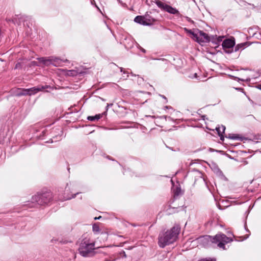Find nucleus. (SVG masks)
Listing matches in <instances>:
<instances>
[{
	"label": "nucleus",
	"mask_w": 261,
	"mask_h": 261,
	"mask_svg": "<svg viewBox=\"0 0 261 261\" xmlns=\"http://www.w3.org/2000/svg\"><path fill=\"white\" fill-rule=\"evenodd\" d=\"M180 230L179 226L177 225L166 232H161L159 236L158 242L160 247L164 248L167 245L173 243L177 239Z\"/></svg>",
	"instance_id": "f257e3e1"
},
{
	"label": "nucleus",
	"mask_w": 261,
	"mask_h": 261,
	"mask_svg": "<svg viewBox=\"0 0 261 261\" xmlns=\"http://www.w3.org/2000/svg\"><path fill=\"white\" fill-rule=\"evenodd\" d=\"M204 240L207 242L217 244L218 247L223 249H225V244L226 243L232 241V239L223 233L217 234L214 237L207 236L204 238Z\"/></svg>",
	"instance_id": "20e7f679"
},
{
	"label": "nucleus",
	"mask_w": 261,
	"mask_h": 261,
	"mask_svg": "<svg viewBox=\"0 0 261 261\" xmlns=\"http://www.w3.org/2000/svg\"><path fill=\"white\" fill-rule=\"evenodd\" d=\"M99 224L98 223H94L92 226V230L95 234H98L100 232Z\"/></svg>",
	"instance_id": "4468645a"
},
{
	"label": "nucleus",
	"mask_w": 261,
	"mask_h": 261,
	"mask_svg": "<svg viewBox=\"0 0 261 261\" xmlns=\"http://www.w3.org/2000/svg\"><path fill=\"white\" fill-rule=\"evenodd\" d=\"M234 40L231 39H225L222 44L225 52L227 54H230L232 52V48L234 47Z\"/></svg>",
	"instance_id": "9d476101"
},
{
	"label": "nucleus",
	"mask_w": 261,
	"mask_h": 261,
	"mask_svg": "<svg viewBox=\"0 0 261 261\" xmlns=\"http://www.w3.org/2000/svg\"><path fill=\"white\" fill-rule=\"evenodd\" d=\"M71 114L73 115L72 116H71V117H75L76 116H77V114L76 113H71Z\"/></svg>",
	"instance_id": "6ab92c4d"
},
{
	"label": "nucleus",
	"mask_w": 261,
	"mask_h": 261,
	"mask_svg": "<svg viewBox=\"0 0 261 261\" xmlns=\"http://www.w3.org/2000/svg\"><path fill=\"white\" fill-rule=\"evenodd\" d=\"M113 105V104H109V103H107V107H106V111H107L109 109V107H110V106H112Z\"/></svg>",
	"instance_id": "a211bd4d"
},
{
	"label": "nucleus",
	"mask_w": 261,
	"mask_h": 261,
	"mask_svg": "<svg viewBox=\"0 0 261 261\" xmlns=\"http://www.w3.org/2000/svg\"><path fill=\"white\" fill-rule=\"evenodd\" d=\"M79 250V253H80V254H82V250H81L80 247L79 248V250Z\"/></svg>",
	"instance_id": "b1692460"
},
{
	"label": "nucleus",
	"mask_w": 261,
	"mask_h": 261,
	"mask_svg": "<svg viewBox=\"0 0 261 261\" xmlns=\"http://www.w3.org/2000/svg\"><path fill=\"white\" fill-rule=\"evenodd\" d=\"M250 44H251V43H249L248 42H246L242 43L240 44H238L234 47V51H237L239 50L240 49H243L245 47L249 46Z\"/></svg>",
	"instance_id": "f8f14e48"
},
{
	"label": "nucleus",
	"mask_w": 261,
	"mask_h": 261,
	"mask_svg": "<svg viewBox=\"0 0 261 261\" xmlns=\"http://www.w3.org/2000/svg\"><path fill=\"white\" fill-rule=\"evenodd\" d=\"M155 4L160 8L168 12L170 14H176L178 13V11L177 9L167 4L163 3L160 1H156L155 2Z\"/></svg>",
	"instance_id": "1a4fd4ad"
},
{
	"label": "nucleus",
	"mask_w": 261,
	"mask_h": 261,
	"mask_svg": "<svg viewBox=\"0 0 261 261\" xmlns=\"http://www.w3.org/2000/svg\"><path fill=\"white\" fill-rule=\"evenodd\" d=\"M218 135L220 137V140L223 141L224 139V137L223 134L224 133L225 130V127L224 125H221V126H219L218 127H216V128Z\"/></svg>",
	"instance_id": "9b49d317"
},
{
	"label": "nucleus",
	"mask_w": 261,
	"mask_h": 261,
	"mask_svg": "<svg viewBox=\"0 0 261 261\" xmlns=\"http://www.w3.org/2000/svg\"><path fill=\"white\" fill-rule=\"evenodd\" d=\"M81 108H79V110H77L76 112H77L79 110H81Z\"/></svg>",
	"instance_id": "bb28decb"
},
{
	"label": "nucleus",
	"mask_w": 261,
	"mask_h": 261,
	"mask_svg": "<svg viewBox=\"0 0 261 261\" xmlns=\"http://www.w3.org/2000/svg\"><path fill=\"white\" fill-rule=\"evenodd\" d=\"M160 15L158 11L153 10L150 12H147L143 16H137L134 21L143 25H151L159 21Z\"/></svg>",
	"instance_id": "f03ea898"
},
{
	"label": "nucleus",
	"mask_w": 261,
	"mask_h": 261,
	"mask_svg": "<svg viewBox=\"0 0 261 261\" xmlns=\"http://www.w3.org/2000/svg\"><path fill=\"white\" fill-rule=\"evenodd\" d=\"M94 243H87L86 241L83 243V256L91 257L95 255Z\"/></svg>",
	"instance_id": "0eeeda50"
},
{
	"label": "nucleus",
	"mask_w": 261,
	"mask_h": 261,
	"mask_svg": "<svg viewBox=\"0 0 261 261\" xmlns=\"http://www.w3.org/2000/svg\"><path fill=\"white\" fill-rule=\"evenodd\" d=\"M95 6L97 8V9H98V10H99V7H98L96 5H95Z\"/></svg>",
	"instance_id": "cd10ccee"
},
{
	"label": "nucleus",
	"mask_w": 261,
	"mask_h": 261,
	"mask_svg": "<svg viewBox=\"0 0 261 261\" xmlns=\"http://www.w3.org/2000/svg\"><path fill=\"white\" fill-rule=\"evenodd\" d=\"M100 218H101V216H99L98 217H95L94 218V220H99L100 219Z\"/></svg>",
	"instance_id": "aec40b11"
},
{
	"label": "nucleus",
	"mask_w": 261,
	"mask_h": 261,
	"mask_svg": "<svg viewBox=\"0 0 261 261\" xmlns=\"http://www.w3.org/2000/svg\"><path fill=\"white\" fill-rule=\"evenodd\" d=\"M120 71H121V72H123V68H122V67L120 68Z\"/></svg>",
	"instance_id": "a878e982"
},
{
	"label": "nucleus",
	"mask_w": 261,
	"mask_h": 261,
	"mask_svg": "<svg viewBox=\"0 0 261 261\" xmlns=\"http://www.w3.org/2000/svg\"><path fill=\"white\" fill-rule=\"evenodd\" d=\"M195 39L199 43H207L210 41V38L208 35L199 30H197V34H195Z\"/></svg>",
	"instance_id": "6e6552de"
},
{
	"label": "nucleus",
	"mask_w": 261,
	"mask_h": 261,
	"mask_svg": "<svg viewBox=\"0 0 261 261\" xmlns=\"http://www.w3.org/2000/svg\"><path fill=\"white\" fill-rule=\"evenodd\" d=\"M70 72H74V71L70 70Z\"/></svg>",
	"instance_id": "c756f323"
},
{
	"label": "nucleus",
	"mask_w": 261,
	"mask_h": 261,
	"mask_svg": "<svg viewBox=\"0 0 261 261\" xmlns=\"http://www.w3.org/2000/svg\"><path fill=\"white\" fill-rule=\"evenodd\" d=\"M161 97L165 99L166 100V102L167 101V98H166V97L164 95H161Z\"/></svg>",
	"instance_id": "412c9836"
},
{
	"label": "nucleus",
	"mask_w": 261,
	"mask_h": 261,
	"mask_svg": "<svg viewBox=\"0 0 261 261\" xmlns=\"http://www.w3.org/2000/svg\"><path fill=\"white\" fill-rule=\"evenodd\" d=\"M76 194H79V193H76V194H75L73 196H72V198H74Z\"/></svg>",
	"instance_id": "393cba45"
},
{
	"label": "nucleus",
	"mask_w": 261,
	"mask_h": 261,
	"mask_svg": "<svg viewBox=\"0 0 261 261\" xmlns=\"http://www.w3.org/2000/svg\"><path fill=\"white\" fill-rule=\"evenodd\" d=\"M106 113V112H104L103 113H102V114H97V115H95L94 116H88L87 117V119H88V120L92 121H94L95 120H98L99 119H100L102 117V115L103 114H105Z\"/></svg>",
	"instance_id": "ddd939ff"
},
{
	"label": "nucleus",
	"mask_w": 261,
	"mask_h": 261,
	"mask_svg": "<svg viewBox=\"0 0 261 261\" xmlns=\"http://www.w3.org/2000/svg\"><path fill=\"white\" fill-rule=\"evenodd\" d=\"M39 61L45 65L52 64L53 65L58 67L62 66L64 63L69 62L67 59H62L56 57H42L38 59Z\"/></svg>",
	"instance_id": "423d86ee"
},
{
	"label": "nucleus",
	"mask_w": 261,
	"mask_h": 261,
	"mask_svg": "<svg viewBox=\"0 0 261 261\" xmlns=\"http://www.w3.org/2000/svg\"><path fill=\"white\" fill-rule=\"evenodd\" d=\"M141 51H142V52H143V53H145V52H146L145 49H144V48H142L141 49Z\"/></svg>",
	"instance_id": "5701e85b"
},
{
	"label": "nucleus",
	"mask_w": 261,
	"mask_h": 261,
	"mask_svg": "<svg viewBox=\"0 0 261 261\" xmlns=\"http://www.w3.org/2000/svg\"><path fill=\"white\" fill-rule=\"evenodd\" d=\"M71 197H69V198H67V199H71Z\"/></svg>",
	"instance_id": "c85d7f7f"
},
{
	"label": "nucleus",
	"mask_w": 261,
	"mask_h": 261,
	"mask_svg": "<svg viewBox=\"0 0 261 261\" xmlns=\"http://www.w3.org/2000/svg\"><path fill=\"white\" fill-rule=\"evenodd\" d=\"M49 87L48 86H40L34 87L29 89L17 88L13 90L14 94L16 96H21L25 95H32L36 94L37 92Z\"/></svg>",
	"instance_id": "39448f33"
},
{
	"label": "nucleus",
	"mask_w": 261,
	"mask_h": 261,
	"mask_svg": "<svg viewBox=\"0 0 261 261\" xmlns=\"http://www.w3.org/2000/svg\"><path fill=\"white\" fill-rule=\"evenodd\" d=\"M53 199V194L50 192H46L41 194H38L32 197L31 201L27 205L30 207L43 205L48 204Z\"/></svg>",
	"instance_id": "7ed1b4c3"
},
{
	"label": "nucleus",
	"mask_w": 261,
	"mask_h": 261,
	"mask_svg": "<svg viewBox=\"0 0 261 261\" xmlns=\"http://www.w3.org/2000/svg\"><path fill=\"white\" fill-rule=\"evenodd\" d=\"M227 138L233 140H238L240 139V137L238 135L233 134H229L228 136H226Z\"/></svg>",
	"instance_id": "2eb2a0df"
},
{
	"label": "nucleus",
	"mask_w": 261,
	"mask_h": 261,
	"mask_svg": "<svg viewBox=\"0 0 261 261\" xmlns=\"http://www.w3.org/2000/svg\"><path fill=\"white\" fill-rule=\"evenodd\" d=\"M165 108H168V107L167 106L165 107Z\"/></svg>",
	"instance_id": "7c9ffc66"
},
{
	"label": "nucleus",
	"mask_w": 261,
	"mask_h": 261,
	"mask_svg": "<svg viewBox=\"0 0 261 261\" xmlns=\"http://www.w3.org/2000/svg\"><path fill=\"white\" fill-rule=\"evenodd\" d=\"M198 261H216V259L215 258L205 257L202 258Z\"/></svg>",
	"instance_id": "dca6fc26"
},
{
	"label": "nucleus",
	"mask_w": 261,
	"mask_h": 261,
	"mask_svg": "<svg viewBox=\"0 0 261 261\" xmlns=\"http://www.w3.org/2000/svg\"><path fill=\"white\" fill-rule=\"evenodd\" d=\"M257 87L259 89L261 90V84H259V85H257Z\"/></svg>",
	"instance_id": "4be33fe9"
},
{
	"label": "nucleus",
	"mask_w": 261,
	"mask_h": 261,
	"mask_svg": "<svg viewBox=\"0 0 261 261\" xmlns=\"http://www.w3.org/2000/svg\"><path fill=\"white\" fill-rule=\"evenodd\" d=\"M185 29L187 31V33L192 35L194 38L195 39V34H197V31L196 32H193L191 30H188L186 28H185Z\"/></svg>",
	"instance_id": "f3484780"
}]
</instances>
